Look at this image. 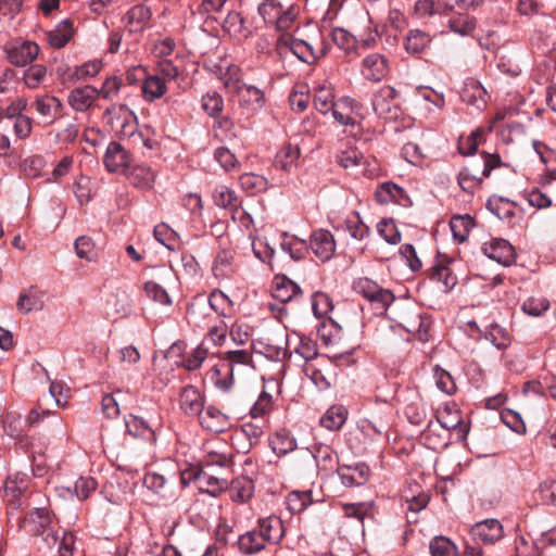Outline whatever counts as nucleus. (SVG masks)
I'll use <instances>...</instances> for the list:
<instances>
[{
	"label": "nucleus",
	"mask_w": 556,
	"mask_h": 556,
	"mask_svg": "<svg viewBox=\"0 0 556 556\" xmlns=\"http://www.w3.org/2000/svg\"><path fill=\"white\" fill-rule=\"evenodd\" d=\"M98 483L92 477H79L73 486V492L78 500H87L96 490Z\"/></svg>",
	"instance_id": "nucleus-61"
},
{
	"label": "nucleus",
	"mask_w": 556,
	"mask_h": 556,
	"mask_svg": "<svg viewBox=\"0 0 556 556\" xmlns=\"http://www.w3.org/2000/svg\"><path fill=\"white\" fill-rule=\"evenodd\" d=\"M359 105L354 99L344 97L336 101L331 109L334 119L343 126H354L357 123Z\"/></svg>",
	"instance_id": "nucleus-19"
},
{
	"label": "nucleus",
	"mask_w": 556,
	"mask_h": 556,
	"mask_svg": "<svg viewBox=\"0 0 556 556\" xmlns=\"http://www.w3.org/2000/svg\"><path fill=\"white\" fill-rule=\"evenodd\" d=\"M521 308L525 314L539 317L549 308V302L543 296H531L522 303Z\"/></svg>",
	"instance_id": "nucleus-57"
},
{
	"label": "nucleus",
	"mask_w": 556,
	"mask_h": 556,
	"mask_svg": "<svg viewBox=\"0 0 556 556\" xmlns=\"http://www.w3.org/2000/svg\"><path fill=\"white\" fill-rule=\"evenodd\" d=\"M462 99L469 105L482 109L488 102V92L480 81L470 78L465 83L462 90Z\"/></svg>",
	"instance_id": "nucleus-26"
},
{
	"label": "nucleus",
	"mask_w": 556,
	"mask_h": 556,
	"mask_svg": "<svg viewBox=\"0 0 556 556\" xmlns=\"http://www.w3.org/2000/svg\"><path fill=\"white\" fill-rule=\"evenodd\" d=\"M399 92L391 86L380 87L372 97L375 113L386 119H394L400 112Z\"/></svg>",
	"instance_id": "nucleus-7"
},
{
	"label": "nucleus",
	"mask_w": 556,
	"mask_h": 556,
	"mask_svg": "<svg viewBox=\"0 0 556 556\" xmlns=\"http://www.w3.org/2000/svg\"><path fill=\"white\" fill-rule=\"evenodd\" d=\"M300 291V287L286 277H276L273 282V296L283 303L298 295Z\"/></svg>",
	"instance_id": "nucleus-36"
},
{
	"label": "nucleus",
	"mask_w": 556,
	"mask_h": 556,
	"mask_svg": "<svg viewBox=\"0 0 556 556\" xmlns=\"http://www.w3.org/2000/svg\"><path fill=\"white\" fill-rule=\"evenodd\" d=\"M354 290L370 302L378 303L382 308H387L394 300L391 290L380 287L376 281L369 278H359L354 282Z\"/></svg>",
	"instance_id": "nucleus-9"
},
{
	"label": "nucleus",
	"mask_w": 556,
	"mask_h": 556,
	"mask_svg": "<svg viewBox=\"0 0 556 556\" xmlns=\"http://www.w3.org/2000/svg\"><path fill=\"white\" fill-rule=\"evenodd\" d=\"M274 409V399L271 393L264 388L262 392L258 394L257 400L254 405L250 409V415L252 418H263L268 415Z\"/></svg>",
	"instance_id": "nucleus-47"
},
{
	"label": "nucleus",
	"mask_w": 556,
	"mask_h": 556,
	"mask_svg": "<svg viewBox=\"0 0 556 556\" xmlns=\"http://www.w3.org/2000/svg\"><path fill=\"white\" fill-rule=\"evenodd\" d=\"M390 416L391 407L387 403L377 404L359 419L358 429L367 435H380L388 428Z\"/></svg>",
	"instance_id": "nucleus-5"
},
{
	"label": "nucleus",
	"mask_w": 556,
	"mask_h": 556,
	"mask_svg": "<svg viewBox=\"0 0 556 556\" xmlns=\"http://www.w3.org/2000/svg\"><path fill=\"white\" fill-rule=\"evenodd\" d=\"M378 233L390 244H397L401 241V233L393 219L383 218L377 224Z\"/></svg>",
	"instance_id": "nucleus-55"
},
{
	"label": "nucleus",
	"mask_w": 556,
	"mask_h": 556,
	"mask_svg": "<svg viewBox=\"0 0 556 556\" xmlns=\"http://www.w3.org/2000/svg\"><path fill=\"white\" fill-rule=\"evenodd\" d=\"M328 46L319 33L307 39L290 33H282L276 41V51L280 56L289 52L306 64H314L327 53Z\"/></svg>",
	"instance_id": "nucleus-1"
},
{
	"label": "nucleus",
	"mask_w": 556,
	"mask_h": 556,
	"mask_svg": "<svg viewBox=\"0 0 556 556\" xmlns=\"http://www.w3.org/2000/svg\"><path fill=\"white\" fill-rule=\"evenodd\" d=\"M309 243L314 254L321 261L330 260L336 251L333 235L325 229L314 231Z\"/></svg>",
	"instance_id": "nucleus-18"
},
{
	"label": "nucleus",
	"mask_w": 556,
	"mask_h": 556,
	"mask_svg": "<svg viewBox=\"0 0 556 556\" xmlns=\"http://www.w3.org/2000/svg\"><path fill=\"white\" fill-rule=\"evenodd\" d=\"M476 26V18L466 13H459L448 22L450 29L460 36H470L475 31Z\"/></svg>",
	"instance_id": "nucleus-44"
},
{
	"label": "nucleus",
	"mask_w": 556,
	"mask_h": 556,
	"mask_svg": "<svg viewBox=\"0 0 556 556\" xmlns=\"http://www.w3.org/2000/svg\"><path fill=\"white\" fill-rule=\"evenodd\" d=\"M267 544H278L285 535L282 520L277 516L260 518L256 528Z\"/></svg>",
	"instance_id": "nucleus-25"
},
{
	"label": "nucleus",
	"mask_w": 556,
	"mask_h": 556,
	"mask_svg": "<svg viewBox=\"0 0 556 556\" xmlns=\"http://www.w3.org/2000/svg\"><path fill=\"white\" fill-rule=\"evenodd\" d=\"M199 421L204 429L215 433L225 431L229 426L228 417L214 406L203 408Z\"/></svg>",
	"instance_id": "nucleus-24"
},
{
	"label": "nucleus",
	"mask_w": 556,
	"mask_h": 556,
	"mask_svg": "<svg viewBox=\"0 0 556 556\" xmlns=\"http://www.w3.org/2000/svg\"><path fill=\"white\" fill-rule=\"evenodd\" d=\"M152 12L149 7L144 4H135L124 15L125 29L130 34L143 31L150 23Z\"/></svg>",
	"instance_id": "nucleus-12"
},
{
	"label": "nucleus",
	"mask_w": 556,
	"mask_h": 556,
	"mask_svg": "<svg viewBox=\"0 0 556 556\" xmlns=\"http://www.w3.org/2000/svg\"><path fill=\"white\" fill-rule=\"evenodd\" d=\"M208 304L217 316L231 318L233 314V303L223 291L218 289L213 290L208 295Z\"/></svg>",
	"instance_id": "nucleus-34"
},
{
	"label": "nucleus",
	"mask_w": 556,
	"mask_h": 556,
	"mask_svg": "<svg viewBox=\"0 0 556 556\" xmlns=\"http://www.w3.org/2000/svg\"><path fill=\"white\" fill-rule=\"evenodd\" d=\"M433 377L435 380V386L442 392L452 395L456 391V383L452 377V375L444 370L443 368L435 366L433 370Z\"/></svg>",
	"instance_id": "nucleus-59"
},
{
	"label": "nucleus",
	"mask_w": 556,
	"mask_h": 556,
	"mask_svg": "<svg viewBox=\"0 0 556 556\" xmlns=\"http://www.w3.org/2000/svg\"><path fill=\"white\" fill-rule=\"evenodd\" d=\"M98 98L97 88L86 85L71 90L67 96V102L73 110L85 112L92 106Z\"/></svg>",
	"instance_id": "nucleus-20"
},
{
	"label": "nucleus",
	"mask_w": 556,
	"mask_h": 556,
	"mask_svg": "<svg viewBox=\"0 0 556 556\" xmlns=\"http://www.w3.org/2000/svg\"><path fill=\"white\" fill-rule=\"evenodd\" d=\"M500 166H502V160L498 154L483 153L481 164L472 162L458 174V185L464 191L473 193L483 179Z\"/></svg>",
	"instance_id": "nucleus-3"
},
{
	"label": "nucleus",
	"mask_w": 556,
	"mask_h": 556,
	"mask_svg": "<svg viewBox=\"0 0 556 556\" xmlns=\"http://www.w3.org/2000/svg\"><path fill=\"white\" fill-rule=\"evenodd\" d=\"M179 403L181 409L188 415L200 416L203 409V397L200 391L193 386H187L182 389Z\"/></svg>",
	"instance_id": "nucleus-28"
},
{
	"label": "nucleus",
	"mask_w": 556,
	"mask_h": 556,
	"mask_svg": "<svg viewBox=\"0 0 556 556\" xmlns=\"http://www.w3.org/2000/svg\"><path fill=\"white\" fill-rule=\"evenodd\" d=\"M213 200L217 206L223 208L229 207L232 212L236 206H239L236 192L226 186H218L215 188L213 192Z\"/></svg>",
	"instance_id": "nucleus-49"
},
{
	"label": "nucleus",
	"mask_w": 556,
	"mask_h": 556,
	"mask_svg": "<svg viewBox=\"0 0 556 556\" xmlns=\"http://www.w3.org/2000/svg\"><path fill=\"white\" fill-rule=\"evenodd\" d=\"M35 109L39 115L48 118L50 122L55 121L62 115L63 104L61 100L54 96H41L35 100Z\"/></svg>",
	"instance_id": "nucleus-27"
},
{
	"label": "nucleus",
	"mask_w": 556,
	"mask_h": 556,
	"mask_svg": "<svg viewBox=\"0 0 556 556\" xmlns=\"http://www.w3.org/2000/svg\"><path fill=\"white\" fill-rule=\"evenodd\" d=\"M475 226L473 218L466 214V215H457L453 216L450 220V227L453 233V237L458 242H465L470 233V230Z\"/></svg>",
	"instance_id": "nucleus-39"
},
{
	"label": "nucleus",
	"mask_w": 556,
	"mask_h": 556,
	"mask_svg": "<svg viewBox=\"0 0 556 556\" xmlns=\"http://www.w3.org/2000/svg\"><path fill=\"white\" fill-rule=\"evenodd\" d=\"M131 163V156L118 142H111L104 155V165L109 172L124 173Z\"/></svg>",
	"instance_id": "nucleus-13"
},
{
	"label": "nucleus",
	"mask_w": 556,
	"mask_h": 556,
	"mask_svg": "<svg viewBox=\"0 0 556 556\" xmlns=\"http://www.w3.org/2000/svg\"><path fill=\"white\" fill-rule=\"evenodd\" d=\"M377 202L388 204L391 202L402 203L406 198L405 191L399 185L386 181L381 184L375 192Z\"/></svg>",
	"instance_id": "nucleus-35"
},
{
	"label": "nucleus",
	"mask_w": 556,
	"mask_h": 556,
	"mask_svg": "<svg viewBox=\"0 0 556 556\" xmlns=\"http://www.w3.org/2000/svg\"><path fill=\"white\" fill-rule=\"evenodd\" d=\"M312 503L311 492H290L286 500L287 508L291 514L302 513Z\"/></svg>",
	"instance_id": "nucleus-50"
},
{
	"label": "nucleus",
	"mask_w": 556,
	"mask_h": 556,
	"mask_svg": "<svg viewBox=\"0 0 556 556\" xmlns=\"http://www.w3.org/2000/svg\"><path fill=\"white\" fill-rule=\"evenodd\" d=\"M212 273L219 281L231 279L237 273L235 252L229 249L220 250L214 258Z\"/></svg>",
	"instance_id": "nucleus-17"
},
{
	"label": "nucleus",
	"mask_w": 556,
	"mask_h": 556,
	"mask_svg": "<svg viewBox=\"0 0 556 556\" xmlns=\"http://www.w3.org/2000/svg\"><path fill=\"white\" fill-rule=\"evenodd\" d=\"M254 492V484L252 480L241 477L235 479L229 488L230 498L236 503H245L249 501Z\"/></svg>",
	"instance_id": "nucleus-38"
},
{
	"label": "nucleus",
	"mask_w": 556,
	"mask_h": 556,
	"mask_svg": "<svg viewBox=\"0 0 556 556\" xmlns=\"http://www.w3.org/2000/svg\"><path fill=\"white\" fill-rule=\"evenodd\" d=\"M204 452L203 464L205 468L212 466L227 467L232 463L231 447L225 442H207L204 445Z\"/></svg>",
	"instance_id": "nucleus-11"
},
{
	"label": "nucleus",
	"mask_w": 556,
	"mask_h": 556,
	"mask_svg": "<svg viewBox=\"0 0 556 556\" xmlns=\"http://www.w3.org/2000/svg\"><path fill=\"white\" fill-rule=\"evenodd\" d=\"M312 308L316 317L328 319L333 309L332 300L327 293L315 292L312 296Z\"/></svg>",
	"instance_id": "nucleus-52"
},
{
	"label": "nucleus",
	"mask_w": 556,
	"mask_h": 556,
	"mask_svg": "<svg viewBox=\"0 0 556 556\" xmlns=\"http://www.w3.org/2000/svg\"><path fill=\"white\" fill-rule=\"evenodd\" d=\"M73 35V23L70 20H65L47 33V40L52 48L62 49L72 39Z\"/></svg>",
	"instance_id": "nucleus-30"
},
{
	"label": "nucleus",
	"mask_w": 556,
	"mask_h": 556,
	"mask_svg": "<svg viewBox=\"0 0 556 556\" xmlns=\"http://www.w3.org/2000/svg\"><path fill=\"white\" fill-rule=\"evenodd\" d=\"M125 425L129 434L136 438L152 439L154 432L149 424L139 416L129 415L125 418Z\"/></svg>",
	"instance_id": "nucleus-46"
},
{
	"label": "nucleus",
	"mask_w": 556,
	"mask_h": 556,
	"mask_svg": "<svg viewBox=\"0 0 556 556\" xmlns=\"http://www.w3.org/2000/svg\"><path fill=\"white\" fill-rule=\"evenodd\" d=\"M104 117L121 138H127L134 144H137V139H141V132L137 131L136 116L126 104L113 103L105 110Z\"/></svg>",
	"instance_id": "nucleus-4"
},
{
	"label": "nucleus",
	"mask_w": 556,
	"mask_h": 556,
	"mask_svg": "<svg viewBox=\"0 0 556 556\" xmlns=\"http://www.w3.org/2000/svg\"><path fill=\"white\" fill-rule=\"evenodd\" d=\"M484 128H477L468 137H460L458 140V151L463 155H471L477 151L478 146L482 142Z\"/></svg>",
	"instance_id": "nucleus-51"
},
{
	"label": "nucleus",
	"mask_w": 556,
	"mask_h": 556,
	"mask_svg": "<svg viewBox=\"0 0 556 556\" xmlns=\"http://www.w3.org/2000/svg\"><path fill=\"white\" fill-rule=\"evenodd\" d=\"M338 475L343 485L348 488L365 484L370 477V468L364 463L355 465H340Z\"/></svg>",
	"instance_id": "nucleus-15"
},
{
	"label": "nucleus",
	"mask_w": 556,
	"mask_h": 556,
	"mask_svg": "<svg viewBox=\"0 0 556 556\" xmlns=\"http://www.w3.org/2000/svg\"><path fill=\"white\" fill-rule=\"evenodd\" d=\"M482 251L489 258L504 266L511 265L516 258L514 247L505 239L492 238L483 243Z\"/></svg>",
	"instance_id": "nucleus-10"
},
{
	"label": "nucleus",
	"mask_w": 556,
	"mask_h": 556,
	"mask_svg": "<svg viewBox=\"0 0 556 556\" xmlns=\"http://www.w3.org/2000/svg\"><path fill=\"white\" fill-rule=\"evenodd\" d=\"M438 422L446 430H456L459 438L467 432V426L463 421L462 412L455 404H446L437 412Z\"/></svg>",
	"instance_id": "nucleus-16"
},
{
	"label": "nucleus",
	"mask_w": 556,
	"mask_h": 556,
	"mask_svg": "<svg viewBox=\"0 0 556 556\" xmlns=\"http://www.w3.org/2000/svg\"><path fill=\"white\" fill-rule=\"evenodd\" d=\"M38 53V45L31 41H24L8 49V59L15 66H25L34 61Z\"/></svg>",
	"instance_id": "nucleus-22"
},
{
	"label": "nucleus",
	"mask_w": 556,
	"mask_h": 556,
	"mask_svg": "<svg viewBox=\"0 0 556 556\" xmlns=\"http://www.w3.org/2000/svg\"><path fill=\"white\" fill-rule=\"evenodd\" d=\"M20 528L30 535L40 538L46 547H53L59 542V522L46 507L29 510L20 522Z\"/></svg>",
	"instance_id": "nucleus-2"
},
{
	"label": "nucleus",
	"mask_w": 556,
	"mask_h": 556,
	"mask_svg": "<svg viewBox=\"0 0 556 556\" xmlns=\"http://www.w3.org/2000/svg\"><path fill=\"white\" fill-rule=\"evenodd\" d=\"M344 229L356 240H363L369 235V227L361 220L357 213L345 219Z\"/></svg>",
	"instance_id": "nucleus-54"
},
{
	"label": "nucleus",
	"mask_w": 556,
	"mask_h": 556,
	"mask_svg": "<svg viewBox=\"0 0 556 556\" xmlns=\"http://www.w3.org/2000/svg\"><path fill=\"white\" fill-rule=\"evenodd\" d=\"M236 93L241 104L250 110H260L265 103L264 92L252 85L242 84Z\"/></svg>",
	"instance_id": "nucleus-31"
},
{
	"label": "nucleus",
	"mask_w": 556,
	"mask_h": 556,
	"mask_svg": "<svg viewBox=\"0 0 556 556\" xmlns=\"http://www.w3.org/2000/svg\"><path fill=\"white\" fill-rule=\"evenodd\" d=\"M29 481L25 475L15 473L9 476L4 481L3 500L9 509L18 510L25 504V493Z\"/></svg>",
	"instance_id": "nucleus-6"
},
{
	"label": "nucleus",
	"mask_w": 556,
	"mask_h": 556,
	"mask_svg": "<svg viewBox=\"0 0 556 556\" xmlns=\"http://www.w3.org/2000/svg\"><path fill=\"white\" fill-rule=\"evenodd\" d=\"M206 379L222 391H228L233 382L231 364L219 359L206 372Z\"/></svg>",
	"instance_id": "nucleus-21"
},
{
	"label": "nucleus",
	"mask_w": 556,
	"mask_h": 556,
	"mask_svg": "<svg viewBox=\"0 0 556 556\" xmlns=\"http://www.w3.org/2000/svg\"><path fill=\"white\" fill-rule=\"evenodd\" d=\"M290 105L295 112H303L309 102L308 90L306 86H296L289 98Z\"/></svg>",
	"instance_id": "nucleus-64"
},
{
	"label": "nucleus",
	"mask_w": 556,
	"mask_h": 556,
	"mask_svg": "<svg viewBox=\"0 0 556 556\" xmlns=\"http://www.w3.org/2000/svg\"><path fill=\"white\" fill-rule=\"evenodd\" d=\"M47 76V68L41 64L29 66L24 73V83L30 89L38 88Z\"/></svg>",
	"instance_id": "nucleus-60"
},
{
	"label": "nucleus",
	"mask_w": 556,
	"mask_h": 556,
	"mask_svg": "<svg viewBox=\"0 0 556 556\" xmlns=\"http://www.w3.org/2000/svg\"><path fill=\"white\" fill-rule=\"evenodd\" d=\"M102 68V62L99 60L87 61L79 66H75L73 77L76 80H85L87 78L94 77L100 73Z\"/></svg>",
	"instance_id": "nucleus-63"
},
{
	"label": "nucleus",
	"mask_w": 556,
	"mask_h": 556,
	"mask_svg": "<svg viewBox=\"0 0 556 556\" xmlns=\"http://www.w3.org/2000/svg\"><path fill=\"white\" fill-rule=\"evenodd\" d=\"M228 486L227 479L215 477L203 469L200 489L211 495H218Z\"/></svg>",
	"instance_id": "nucleus-48"
},
{
	"label": "nucleus",
	"mask_w": 556,
	"mask_h": 556,
	"mask_svg": "<svg viewBox=\"0 0 556 556\" xmlns=\"http://www.w3.org/2000/svg\"><path fill=\"white\" fill-rule=\"evenodd\" d=\"M389 73V61L381 53H371L362 61V74L372 81L382 80Z\"/></svg>",
	"instance_id": "nucleus-14"
},
{
	"label": "nucleus",
	"mask_w": 556,
	"mask_h": 556,
	"mask_svg": "<svg viewBox=\"0 0 556 556\" xmlns=\"http://www.w3.org/2000/svg\"><path fill=\"white\" fill-rule=\"evenodd\" d=\"M471 534L482 543L492 544L502 539L503 527L496 519L484 520L472 527Z\"/></svg>",
	"instance_id": "nucleus-23"
},
{
	"label": "nucleus",
	"mask_w": 556,
	"mask_h": 556,
	"mask_svg": "<svg viewBox=\"0 0 556 556\" xmlns=\"http://www.w3.org/2000/svg\"><path fill=\"white\" fill-rule=\"evenodd\" d=\"M42 292L36 287H30L27 291L21 293L17 307L24 313H29L34 309H41L43 306Z\"/></svg>",
	"instance_id": "nucleus-42"
},
{
	"label": "nucleus",
	"mask_w": 556,
	"mask_h": 556,
	"mask_svg": "<svg viewBox=\"0 0 556 556\" xmlns=\"http://www.w3.org/2000/svg\"><path fill=\"white\" fill-rule=\"evenodd\" d=\"M338 163L345 169L353 170L364 163V155L355 148L341 151L337 156Z\"/></svg>",
	"instance_id": "nucleus-53"
},
{
	"label": "nucleus",
	"mask_w": 556,
	"mask_h": 556,
	"mask_svg": "<svg viewBox=\"0 0 556 556\" xmlns=\"http://www.w3.org/2000/svg\"><path fill=\"white\" fill-rule=\"evenodd\" d=\"M166 90L165 81L157 75L147 76L142 84V96L149 102L162 98Z\"/></svg>",
	"instance_id": "nucleus-41"
},
{
	"label": "nucleus",
	"mask_w": 556,
	"mask_h": 556,
	"mask_svg": "<svg viewBox=\"0 0 556 556\" xmlns=\"http://www.w3.org/2000/svg\"><path fill=\"white\" fill-rule=\"evenodd\" d=\"M176 476L175 470L148 471L144 475L143 484L161 498H172Z\"/></svg>",
	"instance_id": "nucleus-8"
},
{
	"label": "nucleus",
	"mask_w": 556,
	"mask_h": 556,
	"mask_svg": "<svg viewBox=\"0 0 556 556\" xmlns=\"http://www.w3.org/2000/svg\"><path fill=\"white\" fill-rule=\"evenodd\" d=\"M266 545L267 542L256 528L243 533L238 540L239 551L244 555L257 554L263 551Z\"/></svg>",
	"instance_id": "nucleus-29"
},
{
	"label": "nucleus",
	"mask_w": 556,
	"mask_h": 556,
	"mask_svg": "<svg viewBox=\"0 0 556 556\" xmlns=\"http://www.w3.org/2000/svg\"><path fill=\"white\" fill-rule=\"evenodd\" d=\"M431 42V37L420 29H412L405 39V49L410 54H419L424 52Z\"/></svg>",
	"instance_id": "nucleus-40"
},
{
	"label": "nucleus",
	"mask_w": 556,
	"mask_h": 556,
	"mask_svg": "<svg viewBox=\"0 0 556 556\" xmlns=\"http://www.w3.org/2000/svg\"><path fill=\"white\" fill-rule=\"evenodd\" d=\"M348 410L342 405H332L320 418V425L327 430L338 431L345 424Z\"/></svg>",
	"instance_id": "nucleus-33"
},
{
	"label": "nucleus",
	"mask_w": 556,
	"mask_h": 556,
	"mask_svg": "<svg viewBox=\"0 0 556 556\" xmlns=\"http://www.w3.org/2000/svg\"><path fill=\"white\" fill-rule=\"evenodd\" d=\"M299 157V147L286 144L276 154L275 166L283 170H290L296 164Z\"/></svg>",
	"instance_id": "nucleus-43"
},
{
	"label": "nucleus",
	"mask_w": 556,
	"mask_h": 556,
	"mask_svg": "<svg viewBox=\"0 0 556 556\" xmlns=\"http://www.w3.org/2000/svg\"><path fill=\"white\" fill-rule=\"evenodd\" d=\"M266 179L254 173H244L240 176V186L242 189L254 194L266 189Z\"/></svg>",
	"instance_id": "nucleus-58"
},
{
	"label": "nucleus",
	"mask_w": 556,
	"mask_h": 556,
	"mask_svg": "<svg viewBox=\"0 0 556 556\" xmlns=\"http://www.w3.org/2000/svg\"><path fill=\"white\" fill-rule=\"evenodd\" d=\"M270 446L278 456L286 455L296 447L293 437L286 430L277 431L270 438Z\"/></svg>",
	"instance_id": "nucleus-45"
},
{
	"label": "nucleus",
	"mask_w": 556,
	"mask_h": 556,
	"mask_svg": "<svg viewBox=\"0 0 556 556\" xmlns=\"http://www.w3.org/2000/svg\"><path fill=\"white\" fill-rule=\"evenodd\" d=\"M123 86L122 78L117 76L108 77L100 89H97L99 98L104 100H114Z\"/></svg>",
	"instance_id": "nucleus-62"
},
{
	"label": "nucleus",
	"mask_w": 556,
	"mask_h": 556,
	"mask_svg": "<svg viewBox=\"0 0 556 556\" xmlns=\"http://www.w3.org/2000/svg\"><path fill=\"white\" fill-rule=\"evenodd\" d=\"M432 556H457L455 544L445 536H437L430 542Z\"/></svg>",
	"instance_id": "nucleus-56"
},
{
	"label": "nucleus",
	"mask_w": 556,
	"mask_h": 556,
	"mask_svg": "<svg viewBox=\"0 0 556 556\" xmlns=\"http://www.w3.org/2000/svg\"><path fill=\"white\" fill-rule=\"evenodd\" d=\"M334 93L330 85H319L315 88L313 104L321 114H327L334 105Z\"/></svg>",
	"instance_id": "nucleus-37"
},
{
	"label": "nucleus",
	"mask_w": 556,
	"mask_h": 556,
	"mask_svg": "<svg viewBox=\"0 0 556 556\" xmlns=\"http://www.w3.org/2000/svg\"><path fill=\"white\" fill-rule=\"evenodd\" d=\"M430 279L440 283L445 292L453 289L457 283V277L450 267V262L433 265L430 270Z\"/></svg>",
	"instance_id": "nucleus-32"
}]
</instances>
